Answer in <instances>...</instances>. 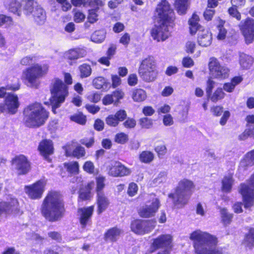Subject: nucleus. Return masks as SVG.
<instances>
[{
    "label": "nucleus",
    "instance_id": "nucleus-1",
    "mask_svg": "<svg viewBox=\"0 0 254 254\" xmlns=\"http://www.w3.org/2000/svg\"><path fill=\"white\" fill-rule=\"evenodd\" d=\"M155 24L150 30L152 38L157 42L164 41L170 36L169 27L175 26V12L167 0H160L157 4L152 17Z\"/></svg>",
    "mask_w": 254,
    "mask_h": 254
},
{
    "label": "nucleus",
    "instance_id": "nucleus-2",
    "mask_svg": "<svg viewBox=\"0 0 254 254\" xmlns=\"http://www.w3.org/2000/svg\"><path fill=\"white\" fill-rule=\"evenodd\" d=\"M40 210L42 215L49 222L61 220L66 211L65 202L61 193L55 190L49 191L43 200Z\"/></svg>",
    "mask_w": 254,
    "mask_h": 254
},
{
    "label": "nucleus",
    "instance_id": "nucleus-3",
    "mask_svg": "<svg viewBox=\"0 0 254 254\" xmlns=\"http://www.w3.org/2000/svg\"><path fill=\"white\" fill-rule=\"evenodd\" d=\"M50 112L38 102H34L26 106L23 110V121L24 125L36 128L44 125L49 118Z\"/></svg>",
    "mask_w": 254,
    "mask_h": 254
},
{
    "label": "nucleus",
    "instance_id": "nucleus-4",
    "mask_svg": "<svg viewBox=\"0 0 254 254\" xmlns=\"http://www.w3.org/2000/svg\"><path fill=\"white\" fill-rule=\"evenodd\" d=\"M190 239L192 242L194 252L196 254H223L218 249H208V247H215L218 241L216 236L206 232L197 230L191 232Z\"/></svg>",
    "mask_w": 254,
    "mask_h": 254
},
{
    "label": "nucleus",
    "instance_id": "nucleus-5",
    "mask_svg": "<svg viewBox=\"0 0 254 254\" xmlns=\"http://www.w3.org/2000/svg\"><path fill=\"white\" fill-rule=\"evenodd\" d=\"M195 189L194 183L189 179L181 180L174 189L173 192L170 193L168 197L172 199L173 205L177 208L186 205Z\"/></svg>",
    "mask_w": 254,
    "mask_h": 254
},
{
    "label": "nucleus",
    "instance_id": "nucleus-6",
    "mask_svg": "<svg viewBox=\"0 0 254 254\" xmlns=\"http://www.w3.org/2000/svg\"><path fill=\"white\" fill-rule=\"evenodd\" d=\"M248 184L242 183L240 184L239 193L241 195L243 202H236L232 206L233 211L236 213H242V205L248 209L254 205V172L248 180Z\"/></svg>",
    "mask_w": 254,
    "mask_h": 254
},
{
    "label": "nucleus",
    "instance_id": "nucleus-7",
    "mask_svg": "<svg viewBox=\"0 0 254 254\" xmlns=\"http://www.w3.org/2000/svg\"><path fill=\"white\" fill-rule=\"evenodd\" d=\"M51 96L49 98L52 111L55 114L56 109L59 108L68 95V87L58 77H55L52 80L49 87Z\"/></svg>",
    "mask_w": 254,
    "mask_h": 254
},
{
    "label": "nucleus",
    "instance_id": "nucleus-8",
    "mask_svg": "<svg viewBox=\"0 0 254 254\" xmlns=\"http://www.w3.org/2000/svg\"><path fill=\"white\" fill-rule=\"evenodd\" d=\"M48 71L47 65L42 66L38 64H34L23 71L21 79L27 81L31 86L37 87L39 84V78L47 74Z\"/></svg>",
    "mask_w": 254,
    "mask_h": 254
},
{
    "label": "nucleus",
    "instance_id": "nucleus-9",
    "mask_svg": "<svg viewBox=\"0 0 254 254\" xmlns=\"http://www.w3.org/2000/svg\"><path fill=\"white\" fill-rule=\"evenodd\" d=\"M105 181V177L102 176H99L95 178L96 211L98 215H100L105 211L109 206L110 203L109 198L103 191L106 186Z\"/></svg>",
    "mask_w": 254,
    "mask_h": 254
},
{
    "label": "nucleus",
    "instance_id": "nucleus-10",
    "mask_svg": "<svg viewBox=\"0 0 254 254\" xmlns=\"http://www.w3.org/2000/svg\"><path fill=\"white\" fill-rule=\"evenodd\" d=\"M138 72L140 77L145 82L154 81L157 77L158 72L155 61L151 57L143 59L139 66Z\"/></svg>",
    "mask_w": 254,
    "mask_h": 254
},
{
    "label": "nucleus",
    "instance_id": "nucleus-11",
    "mask_svg": "<svg viewBox=\"0 0 254 254\" xmlns=\"http://www.w3.org/2000/svg\"><path fill=\"white\" fill-rule=\"evenodd\" d=\"M173 238L169 234H162L153 239L150 246V253H153L159 249H164V251L157 254H169L173 248Z\"/></svg>",
    "mask_w": 254,
    "mask_h": 254
},
{
    "label": "nucleus",
    "instance_id": "nucleus-12",
    "mask_svg": "<svg viewBox=\"0 0 254 254\" xmlns=\"http://www.w3.org/2000/svg\"><path fill=\"white\" fill-rule=\"evenodd\" d=\"M22 213L17 199L10 198L7 201H0V217L2 214L6 217L9 216L15 217Z\"/></svg>",
    "mask_w": 254,
    "mask_h": 254
},
{
    "label": "nucleus",
    "instance_id": "nucleus-13",
    "mask_svg": "<svg viewBox=\"0 0 254 254\" xmlns=\"http://www.w3.org/2000/svg\"><path fill=\"white\" fill-rule=\"evenodd\" d=\"M18 176L28 174L31 169V164L28 158L23 154L15 155L10 161Z\"/></svg>",
    "mask_w": 254,
    "mask_h": 254
},
{
    "label": "nucleus",
    "instance_id": "nucleus-14",
    "mask_svg": "<svg viewBox=\"0 0 254 254\" xmlns=\"http://www.w3.org/2000/svg\"><path fill=\"white\" fill-rule=\"evenodd\" d=\"M155 221L152 220H142L136 219L130 223L131 231L137 235H144L151 232L155 227Z\"/></svg>",
    "mask_w": 254,
    "mask_h": 254
},
{
    "label": "nucleus",
    "instance_id": "nucleus-15",
    "mask_svg": "<svg viewBox=\"0 0 254 254\" xmlns=\"http://www.w3.org/2000/svg\"><path fill=\"white\" fill-rule=\"evenodd\" d=\"M242 34L247 44H250L254 41V19L247 17L241 21L239 25Z\"/></svg>",
    "mask_w": 254,
    "mask_h": 254
},
{
    "label": "nucleus",
    "instance_id": "nucleus-16",
    "mask_svg": "<svg viewBox=\"0 0 254 254\" xmlns=\"http://www.w3.org/2000/svg\"><path fill=\"white\" fill-rule=\"evenodd\" d=\"M45 182L39 180L31 185L25 186V192L30 199H39L43 196L45 190Z\"/></svg>",
    "mask_w": 254,
    "mask_h": 254
},
{
    "label": "nucleus",
    "instance_id": "nucleus-17",
    "mask_svg": "<svg viewBox=\"0 0 254 254\" xmlns=\"http://www.w3.org/2000/svg\"><path fill=\"white\" fill-rule=\"evenodd\" d=\"M94 210L93 205L78 208V221L82 229H85L91 224Z\"/></svg>",
    "mask_w": 254,
    "mask_h": 254
},
{
    "label": "nucleus",
    "instance_id": "nucleus-18",
    "mask_svg": "<svg viewBox=\"0 0 254 254\" xmlns=\"http://www.w3.org/2000/svg\"><path fill=\"white\" fill-rule=\"evenodd\" d=\"M208 68L210 72L216 78L225 79L228 76V69L221 66L218 60L215 57L209 59Z\"/></svg>",
    "mask_w": 254,
    "mask_h": 254
},
{
    "label": "nucleus",
    "instance_id": "nucleus-19",
    "mask_svg": "<svg viewBox=\"0 0 254 254\" xmlns=\"http://www.w3.org/2000/svg\"><path fill=\"white\" fill-rule=\"evenodd\" d=\"M38 150L43 158L49 163L52 162V159L50 157L54 153V144L51 139H43L39 144Z\"/></svg>",
    "mask_w": 254,
    "mask_h": 254
},
{
    "label": "nucleus",
    "instance_id": "nucleus-20",
    "mask_svg": "<svg viewBox=\"0 0 254 254\" xmlns=\"http://www.w3.org/2000/svg\"><path fill=\"white\" fill-rule=\"evenodd\" d=\"M95 186L93 181L88 182L84 186V189H80L78 193L77 203L78 205H83L84 202H90L93 197L92 190Z\"/></svg>",
    "mask_w": 254,
    "mask_h": 254
},
{
    "label": "nucleus",
    "instance_id": "nucleus-21",
    "mask_svg": "<svg viewBox=\"0 0 254 254\" xmlns=\"http://www.w3.org/2000/svg\"><path fill=\"white\" fill-rule=\"evenodd\" d=\"M130 173V170L119 161H115L109 166L108 174L114 177L127 176Z\"/></svg>",
    "mask_w": 254,
    "mask_h": 254
},
{
    "label": "nucleus",
    "instance_id": "nucleus-22",
    "mask_svg": "<svg viewBox=\"0 0 254 254\" xmlns=\"http://www.w3.org/2000/svg\"><path fill=\"white\" fill-rule=\"evenodd\" d=\"M127 117L126 111L124 109H120L115 114L108 116L105 119V122L109 127H116L120 122L124 121Z\"/></svg>",
    "mask_w": 254,
    "mask_h": 254
},
{
    "label": "nucleus",
    "instance_id": "nucleus-23",
    "mask_svg": "<svg viewBox=\"0 0 254 254\" xmlns=\"http://www.w3.org/2000/svg\"><path fill=\"white\" fill-rule=\"evenodd\" d=\"M125 93L121 89H117L111 94L106 95L102 99V103L105 106L111 105L113 103L117 104L120 102V100L124 98Z\"/></svg>",
    "mask_w": 254,
    "mask_h": 254
},
{
    "label": "nucleus",
    "instance_id": "nucleus-24",
    "mask_svg": "<svg viewBox=\"0 0 254 254\" xmlns=\"http://www.w3.org/2000/svg\"><path fill=\"white\" fill-rule=\"evenodd\" d=\"M159 206V201L156 199L151 203V205H145L140 208L138 211V215L142 218H149L153 216L158 211Z\"/></svg>",
    "mask_w": 254,
    "mask_h": 254
},
{
    "label": "nucleus",
    "instance_id": "nucleus-25",
    "mask_svg": "<svg viewBox=\"0 0 254 254\" xmlns=\"http://www.w3.org/2000/svg\"><path fill=\"white\" fill-rule=\"evenodd\" d=\"M4 104L8 112L11 115L15 114L19 106L17 95L9 93L5 98Z\"/></svg>",
    "mask_w": 254,
    "mask_h": 254
},
{
    "label": "nucleus",
    "instance_id": "nucleus-26",
    "mask_svg": "<svg viewBox=\"0 0 254 254\" xmlns=\"http://www.w3.org/2000/svg\"><path fill=\"white\" fill-rule=\"evenodd\" d=\"M223 107L221 105H214L210 108V112L214 117H220L223 113L219 121V123L221 126L226 125L230 117V112L228 110L223 111Z\"/></svg>",
    "mask_w": 254,
    "mask_h": 254
},
{
    "label": "nucleus",
    "instance_id": "nucleus-27",
    "mask_svg": "<svg viewBox=\"0 0 254 254\" xmlns=\"http://www.w3.org/2000/svg\"><path fill=\"white\" fill-rule=\"evenodd\" d=\"M123 231L117 226L107 229L104 234V239L106 242H116L123 234Z\"/></svg>",
    "mask_w": 254,
    "mask_h": 254
},
{
    "label": "nucleus",
    "instance_id": "nucleus-28",
    "mask_svg": "<svg viewBox=\"0 0 254 254\" xmlns=\"http://www.w3.org/2000/svg\"><path fill=\"white\" fill-rule=\"evenodd\" d=\"M234 172L229 171L222 180L221 190L225 192H230L234 184Z\"/></svg>",
    "mask_w": 254,
    "mask_h": 254
},
{
    "label": "nucleus",
    "instance_id": "nucleus-29",
    "mask_svg": "<svg viewBox=\"0 0 254 254\" xmlns=\"http://www.w3.org/2000/svg\"><path fill=\"white\" fill-rule=\"evenodd\" d=\"M92 85L96 89L104 91H107L111 88L110 83L107 79L101 76L95 77L93 79Z\"/></svg>",
    "mask_w": 254,
    "mask_h": 254
},
{
    "label": "nucleus",
    "instance_id": "nucleus-30",
    "mask_svg": "<svg viewBox=\"0 0 254 254\" xmlns=\"http://www.w3.org/2000/svg\"><path fill=\"white\" fill-rule=\"evenodd\" d=\"M212 35L207 30H203L200 31L198 35L197 42L198 44L202 47H208L212 43Z\"/></svg>",
    "mask_w": 254,
    "mask_h": 254
},
{
    "label": "nucleus",
    "instance_id": "nucleus-31",
    "mask_svg": "<svg viewBox=\"0 0 254 254\" xmlns=\"http://www.w3.org/2000/svg\"><path fill=\"white\" fill-rule=\"evenodd\" d=\"M239 64L242 69H248L252 66L254 63V58L244 53H239Z\"/></svg>",
    "mask_w": 254,
    "mask_h": 254
},
{
    "label": "nucleus",
    "instance_id": "nucleus-32",
    "mask_svg": "<svg viewBox=\"0 0 254 254\" xmlns=\"http://www.w3.org/2000/svg\"><path fill=\"white\" fill-rule=\"evenodd\" d=\"M242 244L246 248L252 249L254 247V227H250L245 234Z\"/></svg>",
    "mask_w": 254,
    "mask_h": 254
},
{
    "label": "nucleus",
    "instance_id": "nucleus-33",
    "mask_svg": "<svg viewBox=\"0 0 254 254\" xmlns=\"http://www.w3.org/2000/svg\"><path fill=\"white\" fill-rule=\"evenodd\" d=\"M34 20L38 24L44 23L46 19V14L44 9L39 6H35V10L32 13Z\"/></svg>",
    "mask_w": 254,
    "mask_h": 254
},
{
    "label": "nucleus",
    "instance_id": "nucleus-34",
    "mask_svg": "<svg viewBox=\"0 0 254 254\" xmlns=\"http://www.w3.org/2000/svg\"><path fill=\"white\" fill-rule=\"evenodd\" d=\"M199 17L196 13H193L189 18L188 24L189 25V31L191 35H195L200 27L199 24Z\"/></svg>",
    "mask_w": 254,
    "mask_h": 254
},
{
    "label": "nucleus",
    "instance_id": "nucleus-35",
    "mask_svg": "<svg viewBox=\"0 0 254 254\" xmlns=\"http://www.w3.org/2000/svg\"><path fill=\"white\" fill-rule=\"evenodd\" d=\"M66 156L76 159L84 158L86 156V150L84 147L80 144L76 145L71 151L66 150Z\"/></svg>",
    "mask_w": 254,
    "mask_h": 254
},
{
    "label": "nucleus",
    "instance_id": "nucleus-36",
    "mask_svg": "<svg viewBox=\"0 0 254 254\" xmlns=\"http://www.w3.org/2000/svg\"><path fill=\"white\" fill-rule=\"evenodd\" d=\"M5 5L9 11L21 15V4L17 0H5Z\"/></svg>",
    "mask_w": 254,
    "mask_h": 254
},
{
    "label": "nucleus",
    "instance_id": "nucleus-37",
    "mask_svg": "<svg viewBox=\"0 0 254 254\" xmlns=\"http://www.w3.org/2000/svg\"><path fill=\"white\" fill-rule=\"evenodd\" d=\"M66 58L70 61H75L83 57V51L80 48H74L69 50L66 53Z\"/></svg>",
    "mask_w": 254,
    "mask_h": 254
},
{
    "label": "nucleus",
    "instance_id": "nucleus-38",
    "mask_svg": "<svg viewBox=\"0 0 254 254\" xmlns=\"http://www.w3.org/2000/svg\"><path fill=\"white\" fill-rule=\"evenodd\" d=\"M64 167L70 175H76L79 173V164L76 161L65 162Z\"/></svg>",
    "mask_w": 254,
    "mask_h": 254
},
{
    "label": "nucleus",
    "instance_id": "nucleus-39",
    "mask_svg": "<svg viewBox=\"0 0 254 254\" xmlns=\"http://www.w3.org/2000/svg\"><path fill=\"white\" fill-rule=\"evenodd\" d=\"M217 21L218 22V24L217 26V28L218 30L217 38L219 40H223L226 38L227 34V31L224 28L225 21L221 19L220 17L217 18Z\"/></svg>",
    "mask_w": 254,
    "mask_h": 254
},
{
    "label": "nucleus",
    "instance_id": "nucleus-40",
    "mask_svg": "<svg viewBox=\"0 0 254 254\" xmlns=\"http://www.w3.org/2000/svg\"><path fill=\"white\" fill-rule=\"evenodd\" d=\"M221 215V221L224 226L230 225L233 218V214L228 212L226 208H221L220 209Z\"/></svg>",
    "mask_w": 254,
    "mask_h": 254
},
{
    "label": "nucleus",
    "instance_id": "nucleus-41",
    "mask_svg": "<svg viewBox=\"0 0 254 254\" xmlns=\"http://www.w3.org/2000/svg\"><path fill=\"white\" fill-rule=\"evenodd\" d=\"M146 91L141 88H135L132 91L131 97L133 100L137 102H141L146 98Z\"/></svg>",
    "mask_w": 254,
    "mask_h": 254
},
{
    "label": "nucleus",
    "instance_id": "nucleus-42",
    "mask_svg": "<svg viewBox=\"0 0 254 254\" xmlns=\"http://www.w3.org/2000/svg\"><path fill=\"white\" fill-rule=\"evenodd\" d=\"M79 75L80 78H84L90 76L92 72L91 66L90 64L83 63L78 67Z\"/></svg>",
    "mask_w": 254,
    "mask_h": 254
},
{
    "label": "nucleus",
    "instance_id": "nucleus-43",
    "mask_svg": "<svg viewBox=\"0 0 254 254\" xmlns=\"http://www.w3.org/2000/svg\"><path fill=\"white\" fill-rule=\"evenodd\" d=\"M226 94L223 89L221 87H218L214 90L213 93H211V95L207 96V97L210 99L211 102L216 103L218 101L224 98Z\"/></svg>",
    "mask_w": 254,
    "mask_h": 254
},
{
    "label": "nucleus",
    "instance_id": "nucleus-44",
    "mask_svg": "<svg viewBox=\"0 0 254 254\" xmlns=\"http://www.w3.org/2000/svg\"><path fill=\"white\" fill-rule=\"evenodd\" d=\"M189 0H176L175 6L179 14H185L189 6Z\"/></svg>",
    "mask_w": 254,
    "mask_h": 254
},
{
    "label": "nucleus",
    "instance_id": "nucleus-45",
    "mask_svg": "<svg viewBox=\"0 0 254 254\" xmlns=\"http://www.w3.org/2000/svg\"><path fill=\"white\" fill-rule=\"evenodd\" d=\"M20 83L17 79V82L14 84H7L5 87H0V98L5 97L6 90H12L13 91L18 90L20 88Z\"/></svg>",
    "mask_w": 254,
    "mask_h": 254
},
{
    "label": "nucleus",
    "instance_id": "nucleus-46",
    "mask_svg": "<svg viewBox=\"0 0 254 254\" xmlns=\"http://www.w3.org/2000/svg\"><path fill=\"white\" fill-rule=\"evenodd\" d=\"M154 158V154L150 151H143L139 155V159L142 163L148 164Z\"/></svg>",
    "mask_w": 254,
    "mask_h": 254
},
{
    "label": "nucleus",
    "instance_id": "nucleus-47",
    "mask_svg": "<svg viewBox=\"0 0 254 254\" xmlns=\"http://www.w3.org/2000/svg\"><path fill=\"white\" fill-rule=\"evenodd\" d=\"M241 133L238 137L240 140H245L251 137L254 138V126H248Z\"/></svg>",
    "mask_w": 254,
    "mask_h": 254
},
{
    "label": "nucleus",
    "instance_id": "nucleus-48",
    "mask_svg": "<svg viewBox=\"0 0 254 254\" xmlns=\"http://www.w3.org/2000/svg\"><path fill=\"white\" fill-rule=\"evenodd\" d=\"M70 120L77 124L81 125H84L86 123V117L81 112L71 115L69 117Z\"/></svg>",
    "mask_w": 254,
    "mask_h": 254
},
{
    "label": "nucleus",
    "instance_id": "nucleus-49",
    "mask_svg": "<svg viewBox=\"0 0 254 254\" xmlns=\"http://www.w3.org/2000/svg\"><path fill=\"white\" fill-rule=\"evenodd\" d=\"M80 143L87 148L92 147L95 143V138L93 133L90 136L85 137L80 140Z\"/></svg>",
    "mask_w": 254,
    "mask_h": 254
},
{
    "label": "nucleus",
    "instance_id": "nucleus-50",
    "mask_svg": "<svg viewBox=\"0 0 254 254\" xmlns=\"http://www.w3.org/2000/svg\"><path fill=\"white\" fill-rule=\"evenodd\" d=\"M99 9V7H96L94 8L88 10L87 16V20L88 22L93 24L98 21V14L97 12Z\"/></svg>",
    "mask_w": 254,
    "mask_h": 254
},
{
    "label": "nucleus",
    "instance_id": "nucleus-51",
    "mask_svg": "<svg viewBox=\"0 0 254 254\" xmlns=\"http://www.w3.org/2000/svg\"><path fill=\"white\" fill-rule=\"evenodd\" d=\"M128 141V136L124 132H118L115 135L114 141L118 144H125Z\"/></svg>",
    "mask_w": 254,
    "mask_h": 254
},
{
    "label": "nucleus",
    "instance_id": "nucleus-52",
    "mask_svg": "<svg viewBox=\"0 0 254 254\" xmlns=\"http://www.w3.org/2000/svg\"><path fill=\"white\" fill-rule=\"evenodd\" d=\"M139 124L141 128L149 129L152 127L153 121L152 119L145 117L139 120Z\"/></svg>",
    "mask_w": 254,
    "mask_h": 254
},
{
    "label": "nucleus",
    "instance_id": "nucleus-53",
    "mask_svg": "<svg viewBox=\"0 0 254 254\" xmlns=\"http://www.w3.org/2000/svg\"><path fill=\"white\" fill-rule=\"evenodd\" d=\"M83 171L88 174H94L95 172V167L94 163L91 161H85L82 166Z\"/></svg>",
    "mask_w": 254,
    "mask_h": 254
},
{
    "label": "nucleus",
    "instance_id": "nucleus-54",
    "mask_svg": "<svg viewBox=\"0 0 254 254\" xmlns=\"http://www.w3.org/2000/svg\"><path fill=\"white\" fill-rule=\"evenodd\" d=\"M238 7L236 5H232L228 9V13L233 18H235L238 21L241 19L242 16L241 13L238 10Z\"/></svg>",
    "mask_w": 254,
    "mask_h": 254
},
{
    "label": "nucleus",
    "instance_id": "nucleus-55",
    "mask_svg": "<svg viewBox=\"0 0 254 254\" xmlns=\"http://www.w3.org/2000/svg\"><path fill=\"white\" fill-rule=\"evenodd\" d=\"M86 98L89 102L96 103L101 100V94L96 91L91 92L86 96Z\"/></svg>",
    "mask_w": 254,
    "mask_h": 254
},
{
    "label": "nucleus",
    "instance_id": "nucleus-56",
    "mask_svg": "<svg viewBox=\"0 0 254 254\" xmlns=\"http://www.w3.org/2000/svg\"><path fill=\"white\" fill-rule=\"evenodd\" d=\"M123 126L127 129L134 128L136 126V121L133 118H127L123 123Z\"/></svg>",
    "mask_w": 254,
    "mask_h": 254
},
{
    "label": "nucleus",
    "instance_id": "nucleus-57",
    "mask_svg": "<svg viewBox=\"0 0 254 254\" xmlns=\"http://www.w3.org/2000/svg\"><path fill=\"white\" fill-rule=\"evenodd\" d=\"M138 190L137 184L134 182H131L128 185L127 193L130 197L134 196L137 194Z\"/></svg>",
    "mask_w": 254,
    "mask_h": 254
},
{
    "label": "nucleus",
    "instance_id": "nucleus-58",
    "mask_svg": "<svg viewBox=\"0 0 254 254\" xmlns=\"http://www.w3.org/2000/svg\"><path fill=\"white\" fill-rule=\"evenodd\" d=\"M43 254H63V250L62 247L59 246H56L54 248H48L46 249Z\"/></svg>",
    "mask_w": 254,
    "mask_h": 254
},
{
    "label": "nucleus",
    "instance_id": "nucleus-59",
    "mask_svg": "<svg viewBox=\"0 0 254 254\" xmlns=\"http://www.w3.org/2000/svg\"><path fill=\"white\" fill-rule=\"evenodd\" d=\"M154 150L159 158L164 156L166 154L167 151L166 145L163 144L156 146L154 147Z\"/></svg>",
    "mask_w": 254,
    "mask_h": 254
},
{
    "label": "nucleus",
    "instance_id": "nucleus-60",
    "mask_svg": "<svg viewBox=\"0 0 254 254\" xmlns=\"http://www.w3.org/2000/svg\"><path fill=\"white\" fill-rule=\"evenodd\" d=\"M111 78L112 81L111 88H116L122 84V79L119 75L117 74H112Z\"/></svg>",
    "mask_w": 254,
    "mask_h": 254
},
{
    "label": "nucleus",
    "instance_id": "nucleus-61",
    "mask_svg": "<svg viewBox=\"0 0 254 254\" xmlns=\"http://www.w3.org/2000/svg\"><path fill=\"white\" fill-rule=\"evenodd\" d=\"M215 13L214 9L206 8L203 12V15L205 20L209 21L212 19Z\"/></svg>",
    "mask_w": 254,
    "mask_h": 254
},
{
    "label": "nucleus",
    "instance_id": "nucleus-62",
    "mask_svg": "<svg viewBox=\"0 0 254 254\" xmlns=\"http://www.w3.org/2000/svg\"><path fill=\"white\" fill-rule=\"evenodd\" d=\"M138 79L136 73H131L128 75L127 82L130 86H134L138 83Z\"/></svg>",
    "mask_w": 254,
    "mask_h": 254
},
{
    "label": "nucleus",
    "instance_id": "nucleus-63",
    "mask_svg": "<svg viewBox=\"0 0 254 254\" xmlns=\"http://www.w3.org/2000/svg\"><path fill=\"white\" fill-rule=\"evenodd\" d=\"M85 18V14L79 10H76L73 14V20L76 23L83 22Z\"/></svg>",
    "mask_w": 254,
    "mask_h": 254
},
{
    "label": "nucleus",
    "instance_id": "nucleus-64",
    "mask_svg": "<svg viewBox=\"0 0 254 254\" xmlns=\"http://www.w3.org/2000/svg\"><path fill=\"white\" fill-rule=\"evenodd\" d=\"M248 163L247 166L254 165V149L248 152L245 155Z\"/></svg>",
    "mask_w": 254,
    "mask_h": 254
}]
</instances>
